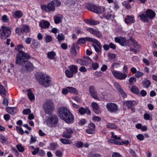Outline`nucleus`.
Instances as JSON below:
<instances>
[{
  "label": "nucleus",
  "instance_id": "obj_28",
  "mask_svg": "<svg viewBox=\"0 0 157 157\" xmlns=\"http://www.w3.org/2000/svg\"><path fill=\"white\" fill-rule=\"evenodd\" d=\"M77 63L81 65H87L88 63L86 61L82 59H77L76 60Z\"/></svg>",
  "mask_w": 157,
  "mask_h": 157
},
{
  "label": "nucleus",
  "instance_id": "obj_31",
  "mask_svg": "<svg viewBox=\"0 0 157 157\" xmlns=\"http://www.w3.org/2000/svg\"><path fill=\"white\" fill-rule=\"evenodd\" d=\"M142 83L145 87L147 88L149 87L151 85V82L148 79H145L143 81Z\"/></svg>",
  "mask_w": 157,
  "mask_h": 157
},
{
  "label": "nucleus",
  "instance_id": "obj_18",
  "mask_svg": "<svg viewBox=\"0 0 157 157\" xmlns=\"http://www.w3.org/2000/svg\"><path fill=\"white\" fill-rule=\"evenodd\" d=\"M136 104V102L133 101H124V105L127 106L129 108L135 106Z\"/></svg>",
  "mask_w": 157,
  "mask_h": 157
},
{
  "label": "nucleus",
  "instance_id": "obj_58",
  "mask_svg": "<svg viewBox=\"0 0 157 157\" xmlns=\"http://www.w3.org/2000/svg\"><path fill=\"white\" fill-rule=\"evenodd\" d=\"M38 155L41 156H44L45 155V153L44 150L39 149Z\"/></svg>",
  "mask_w": 157,
  "mask_h": 157
},
{
  "label": "nucleus",
  "instance_id": "obj_32",
  "mask_svg": "<svg viewBox=\"0 0 157 157\" xmlns=\"http://www.w3.org/2000/svg\"><path fill=\"white\" fill-rule=\"evenodd\" d=\"M56 56L55 52L54 51H51L48 52L47 55L48 57L50 59H53Z\"/></svg>",
  "mask_w": 157,
  "mask_h": 157
},
{
  "label": "nucleus",
  "instance_id": "obj_27",
  "mask_svg": "<svg viewBox=\"0 0 157 157\" xmlns=\"http://www.w3.org/2000/svg\"><path fill=\"white\" fill-rule=\"evenodd\" d=\"M6 90L4 86L2 85H0V94L3 97L6 95Z\"/></svg>",
  "mask_w": 157,
  "mask_h": 157
},
{
  "label": "nucleus",
  "instance_id": "obj_43",
  "mask_svg": "<svg viewBox=\"0 0 157 157\" xmlns=\"http://www.w3.org/2000/svg\"><path fill=\"white\" fill-rule=\"evenodd\" d=\"M44 39L45 40V42L46 43L50 42L52 40V37L49 35H47Z\"/></svg>",
  "mask_w": 157,
  "mask_h": 157
},
{
  "label": "nucleus",
  "instance_id": "obj_34",
  "mask_svg": "<svg viewBox=\"0 0 157 157\" xmlns=\"http://www.w3.org/2000/svg\"><path fill=\"white\" fill-rule=\"evenodd\" d=\"M141 20L144 22H148L149 21L148 18L147 16L144 14H142L139 16Z\"/></svg>",
  "mask_w": 157,
  "mask_h": 157
},
{
  "label": "nucleus",
  "instance_id": "obj_13",
  "mask_svg": "<svg viewBox=\"0 0 157 157\" xmlns=\"http://www.w3.org/2000/svg\"><path fill=\"white\" fill-rule=\"evenodd\" d=\"M88 9L94 13L99 14L103 12L100 7H97L95 5H90L88 7Z\"/></svg>",
  "mask_w": 157,
  "mask_h": 157
},
{
  "label": "nucleus",
  "instance_id": "obj_59",
  "mask_svg": "<svg viewBox=\"0 0 157 157\" xmlns=\"http://www.w3.org/2000/svg\"><path fill=\"white\" fill-rule=\"evenodd\" d=\"M36 137H34L33 135H31L30 143L32 144L35 142L36 141Z\"/></svg>",
  "mask_w": 157,
  "mask_h": 157
},
{
  "label": "nucleus",
  "instance_id": "obj_44",
  "mask_svg": "<svg viewBox=\"0 0 157 157\" xmlns=\"http://www.w3.org/2000/svg\"><path fill=\"white\" fill-rule=\"evenodd\" d=\"M24 47L23 45L22 44H19L17 46H16L15 47V49L17 51H19L18 54L20 52H23L22 51V49Z\"/></svg>",
  "mask_w": 157,
  "mask_h": 157
},
{
  "label": "nucleus",
  "instance_id": "obj_15",
  "mask_svg": "<svg viewBox=\"0 0 157 157\" xmlns=\"http://www.w3.org/2000/svg\"><path fill=\"white\" fill-rule=\"evenodd\" d=\"M89 91L93 98L97 100H99V98L98 96L97 92L96 91L94 86H90L89 87Z\"/></svg>",
  "mask_w": 157,
  "mask_h": 157
},
{
  "label": "nucleus",
  "instance_id": "obj_23",
  "mask_svg": "<svg viewBox=\"0 0 157 157\" xmlns=\"http://www.w3.org/2000/svg\"><path fill=\"white\" fill-rule=\"evenodd\" d=\"M6 110L8 113L14 115L17 111V109L15 107H8L6 108Z\"/></svg>",
  "mask_w": 157,
  "mask_h": 157
},
{
  "label": "nucleus",
  "instance_id": "obj_19",
  "mask_svg": "<svg viewBox=\"0 0 157 157\" xmlns=\"http://www.w3.org/2000/svg\"><path fill=\"white\" fill-rule=\"evenodd\" d=\"M146 14L148 18H149L150 19L154 18L155 17V12L151 10H146Z\"/></svg>",
  "mask_w": 157,
  "mask_h": 157
},
{
  "label": "nucleus",
  "instance_id": "obj_54",
  "mask_svg": "<svg viewBox=\"0 0 157 157\" xmlns=\"http://www.w3.org/2000/svg\"><path fill=\"white\" fill-rule=\"evenodd\" d=\"M76 146L78 148L82 147L83 146V144L82 142L81 141H78L75 143Z\"/></svg>",
  "mask_w": 157,
  "mask_h": 157
},
{
  "label": "nucleus",
  "instance_id": "obj_2",
  "mask_svg": "<svg viewBox=\"0 0 157 157\" xmlns=\"http://www.w3.org/2000/svg\"><path fill=\"white\" fill-rule=\"evenodd\" d=\"M59 116L67 123H72L74 121V117L72 113L67 108L63 107L58 109Z\"/></svg>",
  "mask_w": 157,
  "mask_h": 157
},
{
  "label": "nucleus",
  "instance_id": "obj_47",
  "mask_svg": "<svg viewBox=\"0 0 157 157\" xmlns=\"http://www.w3.org/2000/svg\"><path fill=\"white\" fill-rule=\"evenodd\" d=\"M144 75V74L143 72L138 71L136 73L134 76L137 78H139L143 76Z\"/></svg>",
  "mask_w": 157,
  "mask_h": 157
},
{
  "label": "nucleus",
  "instance_id": "obj_40",
  "mask_svg": "<svg viewBox=\"0 0 157 157\" xmlns=\"http://www.w3.org/2000/svg\"><path fill=\"white\" fill-rule=\"evenodd\" d=\"M131 90L134 94H137L139 93L138 89L135 86H133L132 87Z\"/></svg>",
  "mask_w": 157,
  "mask_h": 157
},
{
  "label": "nucleus",
  "instance_id": "obj_38",
  "mask_svg": "<svg viewBox=\"0 0 157 157\" xmlns=\"http://www.w3.org/2000/svg\"><path fill=\"white\" fill-rule=\"evenodd\" d=\"M92 105L94 112L96 113L97 110L98 109V104L96 102H93L92 104Z\"/></svg>",
  "mask_w": 157,
  "mask_h": 157
},
{
  "label": "nucleus",
  "instance_id": "obj_39",
  "mask_svg": "<svg viewBox=\"0 0 157 157\" xmlns=\"http://www.w3.org/2000/svg\"><path fill=\"white\" fill-rule=\"evenodd\" d=\"M66 76L68 78H71L74 75L73 73L70 70H67L65 71Z\"/></svg>",
  "mask_w": 157,
  "mask_h": 157
},
{
  "label": "nucleus",
  "instance_id": "obj_41",
  "mask_svg": "<svg viewBox=\"0 0 157 157\" xmlns=\"http://www.w3.org/2000/svg\"><path fill=\"white\" fill-rule=\"evenodd\" d=\"M15 31L16 33L19 36H21L24 34L22 29L21 28H17Z\"/></svg>",
  "mask_w": 157,
  "mask_h": 157
},
{
  "label": "nucleus",
  "instance_id": "obj_45",
  "mask_svg": "<svg viewBox=\"0 0 157 157\" xmlns=\"http://www.w3.org/2000/svg\"><path fill=\"white\" fill-rule=\"evenodd\" d=\"M16 147L18 151L20 152H23L25 151L24 147L21 144L17 145Z\"/></svg>",
  "mask_w": 157,
  "mask_h": 157
},
{
  "label": "nucleus",
  "instance_id": "obj_7",
  "mask_svg": "<svg viewBox=\"0 0 157 157\" xmlns=\"http://www.w3.org/2000/svg\"><path fill=\"white\" fill-rule=\"evenodd\" d=\"M86 39L87 41L93 42L92 45L97 53L101 52L102 45L98 40L91 37L87 38Z\"/></svg>",
  "mask_w": 157,
  "mask_h": 157
},
{
  "label": "nucleus",
  "instance_id": "obj_62",
  "mask_svg": "<svg viewBox=\"0 0 157 157\" xmlns=\"http://www.w3.org/2000/svg\"><path fill=\"white\" fill-rule=\"evenodd\" d=\"M31 110L29 109H27L23 111V113L25 115H28L31 113Z\"/></svg>",
  "mask_w": 157,
  "mask_h": 157
},
{
  "label": "nucleus",
  "instance_id": "obj_60",
  "mask_svg": "<svg viewBox=\"0 0 157 157\" xmlns=\"http://www.w3.org/2000/svg\"><path fill=\"white\" fill-rule=\"evenodd\" d=\"M112 157H122V156L119 153L115 152L112 154Z\"/></svg>",
  "mask_w": 157,
  "mask_h": 157
},
{
  "label": "nucleus",
  "instance_id": "obj_26",
  "mask_svg": "<svg viewBox=\"0 0 157 157\" xmlns=\"http://www.w3.org/2000/svg\"><path fill=\"white\" fill-rule=\"evenodd\" d=\"M130 41L133 43V46L136 48L137 50H139L140 48V45L133 38H131L130 39Z\"/></svg>",
  "mask_w": 157,
  "mask_h": 157
},
{
  "label": "nucleus",
  "instance_id": "obj_49",
  "mask_svg": "<svg viewBox=\"0 0 157 157\" xmlns=\"http://www.w3.org/2000/svg\"><path fill=\"white\" fill-rule=\"evenodd\" d=\"M136 78L134 77H132L130 78L128 82L130 85H132L133 84L134 82H136Z\"/></svg>",
  "mask_w": 157,
  "mask_h": 157
},
{
  "label": "nucleus",
  "instance_id": "obj_4",
  "mask_svg": "<svg viewBox=\"0 0 157 157\" xmlns=\"http://www.w3.org/2000/svg\"><path fill=\"white\" fill-rule=\"evenodd\" d=\"M43 107L45 112L48 114L52 113L54 109V104L50 100H48L43 104Z\"/></svg>",
  "mask_w": 157,
  "mask_h": 157
},
{
  "label": "nucleus",
  "instance_id": "obj_6",
  "mask_svg": "<svg viewBox=\"0 0 157 157\" xmlns=\"http://www.w3.org/2000/svg\"><path fill=\"white\" fill-rule=\"evenodd\" d=\"M11 33V29L9 27L2 26L0 29V37L1 39H6L8 37Z\"/></svg>",
  "mask_w": 157,
  "mask_h": 157
},
{
  "label": "nucleus",
  "instance_id": "obj_9",
  "mask_svg": "<svg viewBox=\"0 0 157 157\" xmlns=\"http://www.w3.org/2000/svg\"><path fill=\"white\" fill-rule=\"evenodd\" d=\"M106 107L110 113H116L118 110V105L113 103H108L107 104Z\"/></svg>",
  "mask_w": 157,
  "mask_h": 157
},
{
  "label": "nucleus",
  "instance_id": "obj_21",
  "mask_svg": "<svg viewBox=\"0 0 157 157\" xmlns=\"http://www.w3.org/2000/svg\"><path fill=\"white\" fill-rule=\"evenodd\" d=\"M27 95L29 98V100L31 101L35 100V96L33 94L32 92L30 89H29L27 90Z\"/></svg>",
  "mask_w": 157,
  "mask_h": 157
},
{
  "label": "nucleus",
  "instance_id": "obj_55",
  "mask_svg": "<svg viewBox=\"0 0 157 157\" xmlns=\"http://www.w3.org/2000/svg\"><path fill=\"white\" fill-rule=\"evenodd\" d=\"M127 17L128 18L129 21L132 23H134L135 22L134 18L133 16L127 15Z\"/></svg>",
  "mask_w": 157,
  "mask_h": 157
},
{
  "label": "nucleus",
  "instance_id": "obj_33",
  "mask_svg": "<svg viewBox=\"0 0 157 157\" xmlns=\"http://www.w3.org/2000/svg\"><path fill=\"white\" fill-rule=\"evenodd\" d=\"M31 46L33 47H34L35 48H37L40 47V44L39 43H38L36 40L33 39L32 40V42L31 44Z\"/></svg>",
  "mask_w": 157,
  "mask_h": 157
},
{
  "label": "nucleus",
  "instance_id": "obj_46",
  "mask_svg": "<svg viewBox=\"0 0 157 157\" xmlns=\"http://www.w3.org/2000/svg\"><path fill=\"white\" fill-rule=\"evenodd\" d=\"M16 129L17 132L21 135H22L24 133V131L23 129L19 126H16Z\"/></svg>",
  "mask_w": 157,
  "mask_h": 157
},
{
  "label": "nucleus",
  "instance_id": "obj_42",
  "mask_svg": "<svg viewBox=\"0 0 157 157\" xmlns=\"http://www.w3.org/2000/svg\"><path fill=\"white\" fill-rule=\"evenodd\" d=\"M58 145L55 143L51 144L50 146L48 147V149L49 150H54L57 147Z\"/></svg>",
  "mask_w": 157,
  "mask_h": 157
},
{
  "label": "nucleus",
  "instance_id": "obj_5",
  "mask_svg": "<svg viewBox=\"0 0 157 157\" xmlns=\"http://www.w3.org/2000/svg\"><path fill=\"white\" fill-rule=\"evenodd\" d=\"M46 122L48 126L51 127H54L58 123V117L56 115H52L47 118Z\"/></svg>",
  "mask_w": 157,
  "mask_h": 157
},
{
  "label": "nucleus",
  "instance_id": "obj_36",
  "mask_svg": "<svg viewBox=\"0 0 157 157\" xmlns=\"http://www.w3.org/2000/svg\"><path fill=\"white\" fill-rule=\"evenodd\" d=\"M60 141L64 144H70L71 143V141L70 139L62 138L60 139Z\"/></svg>",
  "mask_w": 157,
  "mask_h": 157
},
{
  "label": "nucleus",
  "instance_id": "obj_22",
  "mask_svg": "<svg viewBox=\"0 0 157 157\" xmlns=\"http://www.w3.org/2000/svg\"><path fill=\"white\" fill-rule=\"evenodd\" d=\"M120 44L123 46H129L128 41L124 37H121V40Z\"/></svg>",
  "mask_w": 157,
  "mask_h": 157
},
{
  "label": "nucleus",
  "instance_id": "obj_11",
  "mask_svg": "<svg viewBox=\"0 0 157 157\" xmlns=\"http://www.w3.org/2000/svg\"><path fill=\"white\" fill-rule=\"evenodd\" d=\"M112 73L116 78L121 80L125 79L127 77L126 74L117 71H113Z\"/></svg>",
  "mask_w": 157,
  "mask_h": 157
},
{
  "label": "nucleus",
  "instance_id": "obj_30",
  "mask_svg": "<svg viewBox=\"0 0 157 157\" xmlns=\"http://www.w3.org/2000/svg\"><path fill=\"white\" fill-rule=\"evenodd\" d=\"M75 46V44H73L71 48V52L74 56H75L77 55V52Z\"/></svg>",
  "mask_w": 157,
  "mask_h": 157
},
{
  "label": "nucleus",
  "instance_id": "obj_57",
  "mask_svg": "<svg viewBox=\"0 0 157 157\" xmlns=\"http://www.w3.org/2000/svg\"><path fill=\"white\" fill-rule=\"evenodd\" d=\"M69 92V91L68 89V87L66 88H63L62 89V93L64 95H67L68 94Z\"/></svg>",
  "mask_w": 157,
  "mask_h": 157
},
{
  "label": "nucleus",
  "instance_id": "obj_8",
  "mask_svg": "<svg viewBox=\"0 0 157 157\" xmlns=\"http://www.w3.org/2000/svg\"><path fill=\"white\" fill-rule=\"evenodd\" d=\"M102 14L104 17L107 20H112L115 16L113 11L110 9H104Z\"/></svg>",
  "mask_w": 157,
  "mask_h": 157
},
{
  "label": "nucleus",
  "instance_id": "obj_12",
  "mask_svg": "<svg viewBox=\"0 0 157 157\" xmlns=\"http://www.w3.org/2000/svg\"><path fill=\"white\" fill-rule=\"evenodd\" d=\"M114 85L115 87L121 95V96L123 98H126L127 97V94L122 89L121 86L117 82H115Z\"/></svg>",
  "mask_w": 157,
  "mask_h": 157
},
{
  "label": "nucleus",
  "instance_id": "obj_14",
  "mask_svg": "<svg viewBox=\"0 0 157 157\" xmlns=\"http://www.w3.org/2000/svg\"><path fill=\"white\" fill-rule=\"evenodd\" d=\"M73 132L71 128L69 127L66 128H65V131L62 134V136L67 138H70L72 136V134Z\"/></svg>",
  "mask_w": 157,
  "mask_h": 157
},
{
  "label": "nucleus",
  "instance_id": "obj_51",
  "mask_svg": "<svg viewBox=\"0 0 157 157\" xmlns=\"http://www.w3.org/2000/svg\"><path fill=\"white\" fill-rule=\"evenodd\" d=\"M64 35L62 33H61L58 35L57 38L58 41H60L64 40Z\"/></svg>",
  "mask_w": 157,
  "mask_h": 157
},
{
  "label": "nucleus",
  "instance_id": "obj_24",
  "mask_svg": "<svg viewBox=\"0 0 157 157\" xmlns=\"http://www.w3.org/2000/svg\"><path fill=\"white\" fill-rule=\"evenodd\" d=\"M13 17L15 18H20L23 16V13L21 11L18 10L13 13Z\"/></svg>",
  "mask_w": 157,
  "mask_h": 157
},
{
  "label": "nucleus",
  "instance_id": "obj_20",
  "mask_svg": "<svg viewBox=\"0 0 157 157\" xmlns=\"http://www.w3.org/2000/svg\"><path fill=\"white\" fill-rule=\"evenodd\" d=\"M63 16L60 14L56 15L54 17L55 22L56 24L60 23L63 19Z\"/></svg>",
  "mask_w": 157,
  "mask_h": 157
},
{
  "label": "nucleus",
  "instance_id": "obj_56",
  "mask_svg": "<svg viewBox=\"0 0 157 157\" xmlns=\"http://www.w3.org/2000/svg\"><path fill=\"white\" fill-rule=\"evenodd\" d=\"M2 20L4 22H7L9 21L7 16L6 15H4L2 17Z\"/></svg>",
  "mask_w": 157,
  "mask_h": 157
},
{
  "label": "nucleus",
  "instance_id": "obj_61",
  "mask_svg": "<svg viewBox=\"0 0 157 157\" xmlns=\"http://www.w3.org/2000/svg\"><path fill=\"white\" fill-rule=\"evenodd\" d=\"M92 119L95 121L99 122L101 121V118L98 116H94L93 118Z\"/></svg>",
  "mask_w": 157,
  "mask_h": 157
},
{
  "label": "nucleus",
  "instance_id": "obj_63",
  "mask_svg": "<svg viewBox=\"0 0 157 157\" xmlns=\"http://www.w3.org/2000/svg\"><path fill=\"white\" fill-rule=\"evenodd\" d=\"M138 139L140 140H143L144 139V136L141 134H139L136 136Z\"/></svg>",
  "mask_w": 157,
  "mask_h": 157
},
{
  "label": "nucleus",
  "instance_id": "obj_1",
  "mask_svg": "<svg viewBox=\"0 0 157 157\" xmlns=\"http://www.w3.org/2000/svg\"><path fill=\"white\" fill-rule=\"evenodd\" d=\"M30 57V56L24 52H20L17 56L16 63L23 66L22 70H31L33 67L32 63L27 60H24L25 59H28Z\"/></svg>",
  "mask_w": 157,
  "mask_h": 157
},
{
  "label": "nucleus",
  "instance_id": "obj_35",
  "mask_svg": "<svg viewBox=\"0 0 157 157\" xmlns=\"http://www.w3.org/2000/svg\"><path fill=\"white\" fill-rule=\"evenodd\" d=\"M68 89L69 92L71 93L75 94H78V92L76 89L73 87L68 86Z\"/></svg>",
  "mask_w": 157,
  "mask_h": 157
},
{
  "label": "nucleus",
  "instance_id": "obj_64",
  "mask_svg": "<svg viewBox=\"0 0 157 157\" xmlns=\"http://www.w3.org/2000/svg\"><path fill=\"white\" fill-rule=\"evenodd\" d=\"M79 70L80 71L82 72H85L87 71L86 68L84 66L81 67L79 68Z\"/></svg>",
  "mask_w": 157,
  "mask_h": 157
},
{
  "label": "nucleus",
  "instance_id": "obj_10",
  "mask_svg": "<svg viewBox=\"0 0 157 157\" xmlns=\"http://www.w3.org/2000/svg\"><path fill=\"white\" fill-rule=\"evenodd\" d=\"M41 8L42 10L47 12L54 11L55 9L54 5L50 3H48L47 5H41Z\"/></svg>",
  "mask_w": 157,
  "mask_h": 157
},
{
  "label": "nucleus",
  "instance_id": "obj_50",
  "mask_svg": "<svg viewBox=\"0 0 157 157\" xmlns=\"http://www.w3.org/2000/svg\"><path fill=\"white\" fill-rule=\"evenodd\" d=\"M22 30L23 33H27L29 31V28L28 26L27 25H24L22 27Z\"/></svg>",
  "mask_w": 157,
  "mask_h": 157
},
{
  "label": "nucleus",
  "instance_id": "obj_29",
  "mask_svg": "<svg viewBox=\"0 0 157 157\" xmlns=\"http://www.w3.org/2000/svg\"><path fill=\"white\" fill-rule=\"evenodd\" d=\"M86 22L90 25H96L99 23L98 21H96L91 20L88 19L86 21Z\"/></svg>",
  "mask_w": 157,
  "mask_h": 157
},
{
  "label": "nucleus",
  "instance_id": "obj_53",
  "mask_svg": "<svg viewBox=\"0 0 157 157\" xmlns=\"http://www.w3.org/2000/svg\"><path fill=\"white\" fill-rule=\"evenodd\" d=\"M144 118L146 120H151V117L148 113H145L144 115Z\"/></svg>",
  "mask_w": 157,
  "mask_h": 157
},
{
  "label": "nucleus",
  "instance_id": "obj_52",
  "mask_svg": "<svg viewBox=\"0 0 157 157\" xmlns=\"http://www.w3.org/2000/svg\"><path fill=\"white\" fill-rule=\"evenodd\" d=\"M86 30L89 31L90 33L95 34L96 32V30L93 28H88L86 29Z\"/></svg>",
  "mask_w": 157,
  "mask_h": 157
},
{
  "label": "nucleus",
  "instance_id": "obj_37",
  "mask_svg": "<svg viewBox=\"0 0 157 157\" xmlns=\"http://www.w3.org/2000/svg\"><path fill=\"white\" fill-rule=\"evenodd\" d=\"M106 127L108 128L115 129L117 128V126L111 123H108L106 124Z\"/></svg>",
  "mask_w": 157,
  "mask_h": 157
},
{
  "label": "nucleus",
  "instance_id": "obj_16",
  "mask_svg": "<svg viewBox=\"0 0 157 157\" xmlns=\"http://www.w3.org/2000/svg\"><path fill=\"white\" fill-rule=\"evenodd\" d=\"M50 24L49 22L44 20H42L39 23L40 26L43 28H47L49 26Z\"/></svg>",
  "mask_w": 157,
  "mask_h": 157
},
{
  "label": "nucleus",
  "instance_id": "obj_48",
  "mask_svg": "<svg viewBox=\"0 0 157 157\" xmlns=\"http://www.w3.org/2000/svg\"><path fill=\"white\" fill-rule=\"evenodd\" d=\"M87 38V37L86 38H79L77 41V44H84L86 42L85 40H87L86 39V38Z\"/></svg>",
  "mask_w": 157,
  "mask_h": 157
},
{
  "label": "nucleus",
  "instance_id": "obj_3",
  "mask_svg": "<svg viewBox=\"0 0 157 157\" xmlns=\"http://www.w3.org/2000/svg\"><path fill=\"white\" fill-rule=\"evenodd\" d=\"M36 78L40 85L45 87H49L51 84V80L50 77L42 72L36 74Z\"/></svg>",
  "mask_w": 157,
  "mask_h": 157
},
{
  "label": "nucleus",
  "instance_id": "obj_25",
  "mask_svg": "<svg viewBox=\"0 0 157 157\" xmlns=\"http://www.w3.org/2000/svg\"><path fill=\"white\" fill-rule=\"evenodd\" d=\"M70 70L74 74L76 73L78 71V67L74 65H71L69 67Z\"/></svg>",
  "mask_w": 157,
  "mask_h": 157
},
{
  "label": "nucleus",
  "instance_id": "obj_17",
  "mask_svg": "<svg viewBox=\"0 0 157 157\" xmlns=\"http://www.w3.org/2000/svg\"><path fill=\"white\" fill-rule=\"evenodd\" d=\"M79 113L81 115H83L86 113L89 115L90 113V111L88 108H84L83 107H80L78 110Z\"/></svg>",
  "mask_w": 157,
  "mask_h": 157
}]
</instances>
